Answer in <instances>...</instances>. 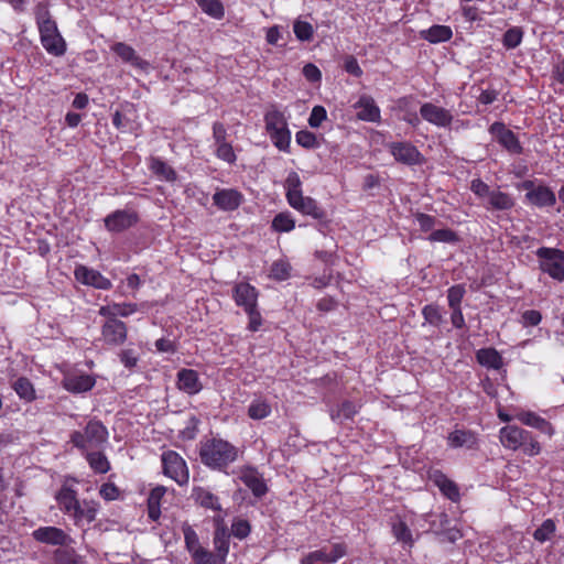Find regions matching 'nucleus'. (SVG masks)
<instances>
[{
	"label": "nucleus",
	"mask_w": 564,
	"mask_h": 564,
	"mask_svg": "<svg viewBox=\"0 0 564 564\" xmlns=\"http://www.w3.org/2000/svg\"><path fill=\"white\" fill-rule=\"evenodd\" d=\"M56 564H83L82 558L69 550H56L54 552Z\"/></svg>",
	"instance_id": "09e8293b"
},
{
	"label": "nucleus",
	"mask_w": 564,
	"mask_h": 564,
	"mask_svg": "<svg viewBox=\"0 0 564 564\" xmlns=\"http://www.w3.org/2000/svg\"><path fill=\"white\" fill-rule=\"evenodd\" d=\"M392 533L399 542L410 547L414 544L412 532L408 524L403 521H398L392 525Z\"/></svg>",
	"instance_id": "ea45409f"
},
{
	"label": "nucleus",
	"mask_w": 564,
	"mask_h": 564,
	"mask_svg": "<svg viewBox=\"0 0 564 564\" xmlns=\"http://www.w3.org/2000/svg\"><path fill=\"white\" fill-rule=\"evenodd\" d=\"M447 444L452 448L473 449L477 447L478 438L477 435L469 430L456 429L448 434Z\"/></svg>",
	"instance_id": "a878e982"
},
{
	"label": "nucleus",
	"mask_w": 564,
	"mask_h": 564,
	"mask_svg": "<svg viewBox=\"0 0 564 564\" xmlns=\"http://www.w3.org/2000/svg\"><path fill=\"white\" fill-rule=\"evenodd\" d=\"M514 419L527 426L536 429L540 432L547 434L549 436L554 434V427L552 424L532 411L519 410L514 414Z\"/></svg>",
	"instance_id": "b1692460"
},
{
	"label": "nucleus",
	"mask_w": 564,
	"mask_h": 564,
	"mask_svg": "<svg viewBox=\"0 0 564 564\" xmlns=\"http://www.w3.org/2000/svg\"><path fill=\"white\" fill-rule=\"evenodd\" d=\"M465 288L460 284L453 285L447 291V300L451 308L460 307L462 300L465 295Z\"/></svg>",
	"instance_id": "603ef678"
},
{
	"label": "nucleus",
	"mask_w": 564,
	"mask_h": 564,
	"mask_svg": "<svg viewBox=\"0 0 564 564\" xmlns=\"http://www.w3.org/2000/svg\"><path fill=\"white\" fill-rule=\"evenodd\" d=\"M536 257L542 272L558 282L564 281V251L541 247L536 250Z\"/></svg>",
	"instance_id": "0eeeda50"
},
{
	"label": "nucleus",
	"mask_w": 564,
	"mask_h": 564,
	"mask_svg": "<svg viewBox=\"0 0 564 564\" xmlns=\"http://www.w3.org/2000/svg\"><path fill=\"white\" fill-rule=\"evenodd\" d=\"M344 68L347 73L360 77L362 75V70L354 56H347L345 58Z\"/></svg>",
	"instance_id": "69168bd1"
},
{
	"label": "nucleus",
	"mask_w": 564,
	"mask_h": 564,
	"mask_svg": "<svg viewBox=\"0 0 564 564\" xmlns=\"http://www.w3.org/2000/svg\"><path fill=\"white\" fill-rule=\"evenodd\" d=\"M302 182L296 172H291L285 180L286 199L288 203L297 196L302 195Z\"/></svg>",
	"instance_id": "a19ab883"
},
{
	"label": "nucleus",
	"mask_w": 564,
	"mask_h": 564,
	"mask_svg": "<svg viewBox=\"0 0 564 564\" xmlns=\"http://www.w3.org/2000/svg\"><path fill=\"white\" fill-rule=\"evenodd\" d=\"M163 473L178 485L188 482L189 474L185 460L174 451H167L161 457Z\"/></svg>",
	"instance_id": "6e6552de"
},
{
	"label": "nucleus",
	"mask_w": 564,
	"mask_h": 564,
	"mask_svg": "<svg viewBox=\"0 0 564 564\" xmlns=\"http://www.w3.org/2000/svg\"><path fill=\"white\" fill-rule=\"evenodd\" d=\"M357 110V118L362 121L378 122L380 121V109L375 99L368 95H362L354 105Z\"/></svg>",
	"instance_id": "4be33fe9"
},
{
	"label": "nucleus",
	"mask_w": 564,
	"mask_h": 564,
	"mask_svg": "<svg viewBox=\"0 0 564 564\" xmlns=\"http://www.w3.org/2000/svg\"><path fill=\"white\" fill-rule=\"evenodd\" d=\"M434 481L442 491V494L446 496L448 499H451L452 501H457L459 499V489L457 485L451 479H448L445 475H435Z\"/></svg>",
	"instance_id": "2f4dec72"
},
{
	"label": "nucleus",
	"mask_w": 564,
	"mask_h": 564,
	"mask_svg": "<svg viewBox=\"0 0 564 564\" xmlns=\"http://www.w3.org/2000/svg\"><path fill=\"white\" fill-rule=\"evenodd\" d=\"M177 388L187 393L196 394L203 389L198 373L193 369H181L177 372Z\"/></svg>",
	"instance_id": "bb28decb"
},
{
	"label": "nucleus",
	"mask_w": 564,
	"mask_h": 564,
	"mask_svg": "<svg viewBox=\"0 0 564 564\" xmlns=\"http://www.w3.org/2000/svg\"><path fill=\"white\" fill-rule=\"evenodd\" d=\"M108 440V431L106 426L96 420L87 423L84 432L74 431L70 434V442L77 448L87 452L89 448H99Z\"/></svg>",
	"instance_id": "423d86ee"
},
{
	"label": "nucleus",
	"mask_w": 564,
	"mask_h": 564,
	"mask_svg": "<svg viewBox=\"0 0 564 564\" xmlns=\"http://www.w3.org/2000/svg\"><path fill=\"white\" fill-rule=\"evenodd\" d=\"M99 494L105 500L111 501L119 497V489L113 484H104Z\"/></svg>",
	"instance_id": "e2e57ef3"
},
{
	"label": "nucleus",
	"mask_w": 564,
	"mask_h": 564,
	"mask_svg": "<svg viewBox=\"0 0 564 564\" xmlns=\"http://www.w3.org/2000/svg\"><path fill=\"white\" fill-rule=\"evenodd\" d=\"M139 220L138 214L130 209H119L109 214L105 218V227L109 231L121 232L132 226Z\"/></svg>",
	"instance_id": "ddd939ff"
},
{
	"label": "nucleus",
	"mask_w": 564,
	"mask_h": 564,
	"mask_svg": "<svg viewBox=\"0 0 564 564\" xmlns=\"http://www.w3.org/2000/svg\"><path fill=\"white\" fill-rule=\"evenodd\" d=\"M303 75L308 82L312 83L319 82L322 78L321 70L314 64H306L303 67Z\"/></svg>",
	"instance_id": "338daca9"
},
{
	"label": "nucleus",
	"mask_w": 564,
	"mask_h": 564,
	"mask_svg": "<svg viewBox=\"0 0 564 564\" xmlns=\"http://www.w3.org/2000/svg\"><path fill=\"white\" fill-rule=\"evenodd\" d=\"M55 499L59 510L72 517L76 525L95 521L98 503L94 500H84L80 502L77 498L76 490L70 487L63 486L57 491Z\"/></svg>",
	"instance_id": "f257e3e1"
},
{
	"label": "nucleus",
	"mask_w": 564,
	"mask_h": 564,
	"mask_svg": "<svg viewBox=\"0 0 564 564\" xmlns=\"http://www.w3.org/2000/svg\"><path fill=\"white\" fill-rule=\"evenodd\" d=\"M231 533L240 540L247 538L250 533L249 522L243 519H236L231 524Z\"/></svg>",
	"instance_id": "6e6d98bb"
},
{
	"label": "nucleus",
	"mask_w": 564,
	"mask_h": 564,
	"mask_svg": "<svg viewBox=\"0 0 564 564\" xmlns=\"http://www.w3.org/2000/svg\"><path fill=\"white\" fill-rule=\"evenodd\" d=\"M327 118L326 109L323 106H315L312 109L311 116L308 118V124L312 128H318L323 121Z\"/></svg>",
	"instance_id": "13d9d810"
},
{
	"label": "nucleus",
	"mask_w": 564,
	"mask_h": 564,
	"mask_svg": "<svg viewBox=\"0 0 564 564\" xmlns=\"http://www.w3.org/2000/svg\"><path fill=\"white\" fill-rule=\"evenodd\" d=\"M347 546L345 543H334L329 547L307 553L301 558V564H332L345 556Z\"/></svg>",
	"instance_id": "1a4fd4ad"
},
{
	"label": "nucleus",
	"mask_w": 564,
	"mask_h": 564,
	"mask_svg": "<svg viewBox=\"0 0 564 564\" xmlns=\"http://www.w3.org/2000/svg\"><path fill=\"white\" fill-rule=\"evenodd\" d=\"M239 479L258 498L263 497L268 491V487L262 475L253 467H242L239 471Z\"/></svg>",
	"instance_id": "a211bd4d"
},
{
	"label": "nucleus",
	"mask_w": 564,
	"mask_h": 564,
	"mask_svg": "<svg viewBox=\"0 0 564 564\" xmlns=\"http://www.w3.org/2000/svg\"><path fill=\"white\" fill-rule=\"evenodd\" d=\"M295 36L300 41H310L313 37L314 29L311 23L306 21L296 20L293 24Z\"/></svg>",
	"instance_id": "a18cd8bd"
},
{
	"label": "nucleus",
	"mask_w": 564,
	"mask_h": 564,
	"mask_svg": "<svg viewBox=\"0 0 564 564\" xmlns=\"http://www.w3.org/2000/svg\"><path fill=\"white\" fill-rule=\"evenodd\" d=\"M111 51L116 53L123 63L130 64L134 68L144 70L149 67V63L142 59L132 46L123 42L112 44Z\"/></svg>",
	"instance_id": "393cba45"
},
{
	"label": "nucleus",
	"mask_w": 564,
	"mask_h": 564,
	"mask_svg": "<svg viewBox=\"0 0 564 564\" xmlns=\"http://www.w3.org/2000/svg\"><path fill=\"white\" fill-rule=\"evenodd\" d=\"M120 361L124 367L132 369L137 366L138 357L132 349H124L119 354Z\"/></svg>",
	"instance_id": "0e129e2a"
},
{
	"label": "nucleus",
	"mask_w": 564,
	"mask_h": 564,
	"mask_svg": "<svg viewBox=\"0 0 564 564\" xmlns=\"http://www.w3.org/2000/svg\"><path fill=\"white\" fill-rule=\"evenodd\" d=\"M358 412V406L351 401H344L337 408L330 410V417L335 422L352 419Z\"/></svg>",
	"instance_id": "473e14b6"
},
{
	"label": "nucleus",
	"mask_w": 564,
	"mask_h": 564,
	"mask_svg": "<svg viewBox=\"0 0 564 564\" xmlns=\"http://www.w3.org/2000/svg\"><path fill=\"white\" fill-rule=\"evenodd\" d=\"M489 133L510 154H521L523 152L518 137L503 122H494L489 127Z\"/></svg>",
	"instance_id": "9b49d317"
},
{
	"label": "nucleus",
	"mask_w": 564,
	"mask_h": 564,
	"mask_svg": "<svg viewBox=\"0 0 564 564\" xmlns=\"http://www.w3.org/2000/svg\"><path fill=\"white\" fill-rule=\"evenodd\" d=\"M388 148L398 162L406 165H415L422 162V154L410 142H392Z\"/></svg>",
	"instance_id": "dca6fc26"
},
{
	"label": "nucleus",
	"mask_w": 564,
	"mask_h": 564,
	"mask_svg": "<svg viewBox=\"0 0 564 564\" xmlns=\"http://www.w3.org/2000/svg\"><path fill=\"white\" fill-rule=\"evenodd\" d=\"M193 499L197 505L205 509L213 511H221L219 498L203 487H195L192 494Z\"/></svg>",
	"instance_id": "cd10ccee"
},
{
	"label": "nucleus",
	"mask_w": 564,
	"mask_h": 564,
	"mask_svg": "<svg viewBox=\"0 0 564 564\" xmlns=\"http://www.w3.org/2000/svg\"><path fill=\"white\" fill-rule=\"evenodd\" d=\"M429 240L433 242H446V243H454L458 241V236L455 231L445 228V229H437L434 230L430 236Z\"/></svg>",
	"instance_id": "49530a36"
},
{
	"label": "nucleus",
	"mask_w": 564,
	"mask_h": 564,
	"mask_svg": "<svg viewBox=\"0 0 564 564\" xmlns=\"http://www.w3.org/2000/svg\"><path fill=\"white\" fill-rule=\"evenodd\" d=\"M214 545L217 551V557L224 563L229 552V536L225 528H217L214 534Z\"/></svg>",
	"instance_id": "72a5a7b5"
},
{
	"label": "nucleus",
	"mask_w": 564,
	"mask_h": 564,
	"mask_svg": "<svg viewBox=\"0 0 564 564\" xmlns=\"http://www.w3.org/2000/svg\"><path fill=\"white\" fill-rule=\"evenodd\" d=\"M86 459L95 473L106 474L110 469V463L101 452H87Z\"/></svg>",
	"instance_id": "c9c22d12"
},
{
	"label": "nucleus",
	"mask_w": 564,
	"mask_h": 564,
	"mask_svg": "<svg viewBox=\"0 0 564 564\" xmlns=\"http://www.w3.org/2000/svg\"><path fill=\"white\" fill-rule=\"evenodd\" d=\"M290 206L302 213L303 215L311 216L314 219L323 220L326 218L325 209L310 196L303 194L289 202Z\"/></svg>",
	"instance_id": "6ab92c4d"
},
{
	"label": "nucleus",
	"mask_w": 564,
	"mask_h": 564,
	"mask_svg": "<svg viewBox=\"0 0 564 564\" xmlns=\"http://www.w3.org/2000/svg\"><path fill=\"white\" fill-rule=\"evenodd\" d=\"M116 316L128 317L139 311L135 303H115Z\"/></svg>",
	"instance_id": "052dcab7"
},
{
	"label": "nucleus",
	"mask_w": 564,
	"mask_h": 564,
	"mask_svg": "<svg viewBox=\"0 0 564 564\" xmlns=\"http://www.w3.org/2000/svg\"><path fill=\"white\" fill-rule=\"evenodd\" d=\"M258 290L248 282H238L232 289V299L236 305L245 310L258 306Z\"/></svg>",
	"instance_id": "f3484780"
},
{
	"label": "nucleus",
	"mask_w": 564,
	"mask_h": 564,
	"mask_svg": "<svg viewBox=\"0 0 564 564\" xmlns=\"http://www.w3.org/2000/svg\"><path fill=\"white\" fill-rule=\"evenodd\" d=\"M541 313L535 310H529L522 314V321L525 326H535L541 322Z\"/></svg>",
	"instance_id": "774afa93"
},
{
	"label": "nucleus",
	"mask_w": 564,
	"mask_h": 564,
	"mask_svg": "<svg viewBox=\"0 0 564 564\" xmlns=\"http://www.w3.org/2000/svg\"><path fill=\"white\" fill-rule=\"evenodd\" d=\"M487 199L489 208L497 210H509L514 206L513 198L500 191H492Z\"/></svg>",
	"instance_id": "7c9ffc66"
},
{
	"label": "nucleus",
	"mask_w": 564,
	"mask_h": 564,
	"mask_svg": "<svg viewBox=\"0 0 564 564\" xmlns=\"http://www.w3.org/2000/svg\"><path fill=\"white\" fill-rule=\"evenodd\" d=\"M32 536L35 541L50 545H65L70 540L62 529L56 527H41L32 532Z\"/></svg>",
	"instance_id": "aec40b11"
},
{
	"label": "nucleus",
	"mask_w": 564,
	"mask_h": 564,
	"mask_svg": "<svg viewBox=\"0 0 564 564\" xmlns=\"http://www.w3.org/2000/svg\"><path fill=\"white\" fill-rule=\"evenodd\" d=\"M11 387L21 399H23L28 402H31L35 399L34 387L28 378L20 377L18 379H15L11 383Z\"/></svg>",
	"instance_id": "f704fd0d"
},
{
	"label": "nucleus",
	"mask_w": 564,
	"mask_h": 564,
	"mask_svg": "<svg viewBox=\"0 0 564 564\" xmlns=\"http://www.w3.org/2000/svg\"><path fill=\"white\" fill-rule=\"evenodd\" d=\"M238 448L223 438H210L200 444L199 456L204 465L224 470L238 457Z\"/></svg>",
	"instance_id": "f03ea898"
},
{
	"label": "nucleus",
	"mask_w": 564,
	"mask_h": 564,
	"mask_svg": "<svg viewBox=\"0 0 564 564\" xmlns=\"http://www.w3.org/2000/svg\"><path fill=\"white\" fill-rule=\"evenodd\" d=\"M245 312L249 317L248 329L251 332L259 330L260 326L262 325V316L258 310V306L247 308Z\"/></svg>",
	"instance_id": "4d7b16f0"
},
{
	"label": "nucleus",
	"mask_w": 564,
	"mask_h": 564,
	"mask_svg": "<svg viewBox=\"0 0 564 564\" xmlns=\"http://www.w3.org/2000/svg\"><path fill=\"white\" fill-rule=\"evenodd\" d=\"M522 188L527 191L525 198L529 203L538 207H551L556 203V196L554 192L545 186H535L532 181H525L522 183Z\"/></svg>",
	"instance_id": "f8f14e48"
},
{
	"label": "nucleus",
	"mask_w": 564,
	"mask_h": 564,
	"mask_svg": "<svg viewBox=\"0 0 564 564\" xmlns=\"http://www.w3.org/2000/svg\"><path fill=\"white\" fill-rule=\"evenodd\" d=\"M296 143L305 149H317L321 143L315 133L301 130L295 134Z\"/></svg>",
	"instance_id": "c03bdc74"
},
{
	"label": "nucleus",
	"mask_w": 564,
	"mask_h": 564,
	"mask_svg": "<svg viewBox=\"0 0 564 564\" xmlns=\"http://www.w3.org/2000/svg\"><path fill=\"white\" fill-rule=\"evenodd\" d=\"M150 167L154 174L164 181L173 182L176 180V173L172 166L160 159H152Z\"/></svg>",
	"instance_id": "e433bc0d"
},
{
	"label": "nucleus",
	"mask_w": 564,
	"mask_h": 564,
	"mask_svg": "<svg viewBox=\"0 0 564 564\" xmlns=\"http://www.w3.org/2000/svg\"><path fill=\"white\" fill-rule=\"evenodd\" d=\"M420 116L423 120L437 128H451L454 121V116L449 109L433 102L422 104Z\"/></svg>",
	"instance_id": "9d476101"
},
{
	"label": "nucleus",
	"mask_w": 564,
	"mask_h": 564,
	"mask_svg": "<svg viewBox=\"0 0 564 564\" xmlns=\"http://www.w3.org/2000/svg\"><path fill=\"white\" fill-rule=\"evenodd\" d=\"M422 313H423L425 321L432 325H438L442 321V315L440 313V310L435 305H426L423 308Z\"/></svg>",
	"instance_id": "bf43d9fd"
},
{
	"label": "nucleus",
	"mask_w": 564,
	"mask_h": 564,
	"mask_svg": "<svg viewBox=\"0 0 564 564\" xmlns=\"http://www.w3.org/2000/svg\"><path fill=\"white\" fill-rule=\"evenodd\" d=\"M420 36L431 43H441L449 41L453 36V31L447 25L436 24L430 29L422 30Z\"/></svg>",
	"instance_id": "c85d7f7f"
},
{
	"label": "nucleus",
	"mask_w": 564,
	"mask_h": 564,
	"mask_svg": "<svg viewBox=\"0 0 564 564\" xmlns=\"http://www.w3.org/2000/svg\"><path fill=\"white\" fill-rule=\"evenodd\" d=\"M243 200L240 192L234 188H223L213 195L214 204L221 210H235Z\"/></svg>",
	"instance_id": "412c9836"
},
{
	"label": "nucleus",
	"mask_w": 564,
	"mask_h": 564,
	"mask_svg": "<svg viewBox=\"0 0 564 564\" xmlns=\"http://www.w3.org/2000/svg\"><path fill=\"white\" fill-rule=\"evenodd\" d=\"M202 10L215 19L224 17V7L220 0H196Z\"/></svg>",
	"instance_id": "79ce46f5"
},
{
	"label": "nucleus",
	"mask_w": 564,
	"mask_h": 564,
	"mask_svg": "<svg viewBox=\"0 0 564 564\" xmlns=\"http://www.w3.org/2000/svg\"><path fill=\"white\" fill-rule=\"evenodd\" d=\"M477 361L485 367L500 369L503 365L502 357L494 348H482L476 354Z\"/></svg>",
	"instance_id": "c756f323"
},
{
	"label": "nucleus",
	"mask_w": 564,
	"mask_h": 564,
	"mask_svg": "<svg viewBox=\"0 0 564 564\" xmlns=\"http://www.w3.org/2000/svg\"><path fill=\"white\" fill-rule=\"evenodd\" d=\"M265 132L272 143L280 151L290 152L291 131L288 127V120L282 111L274 105L270 106L264 113Z\"/></svg>",
	"instance_id": "39448f33"
},
{
	"label": "nucleus",
	"mask_w": 564,
	"mask_h": 564,
	"mask_svg": "<svg viewBox=\"0 0 564 564\" xmlns=\"http://www.w3.org/2000/svg\"><path fill=\"white\" fill-rule=\"evenodd\" d=\"M291 265L285 261H275L270 269V276L283 281L290 276Z\"/></svg>",
	"instance_id": "3c124183"
},
{
	"label": "nucleus",
	"mask_w": 564,
	"mask_h": 564,
	"mask_svg": "<svg viewBox=\"0 0 564 564\" xmlns=\"http://www.w3.org/2000/svg\"><path fill=\"white\" fill-rule=\"evenodd\" d=\"M74 275L78 282L85 285L94 286L99 290H110L112 288V283L108 278L82 264L75 268Z\"/></svg>",
	"instance_id": "2eb2a0df"
},
{
	"label": "nucleus",
	"mask_w": 564,
	"mask_h": 564,
	"mask_svg": "<svg viewBox=\"0 0 564 564\" xmlns=\"http://www.w3.org/2000/svg\"><path fill=\"white\" fill-rule=\"evenodd\" d=\"M191 556L194 564H217L216 555L205 547L194 550Z\"/></svg>",
	"instance_id": "5fc2aeb1"
},
{
	"label": "nucleus",
	"mask_w": 564,
	"mask_h": 564,
	"mask_svg": "<svg viewBox=\"0 0 564 564\" xmlns=\"http://www.w3.org/2000/svg\"><path fill=\"white\" fill-rule=\"evenodd\" d=\"M271 413V406L262 399L253 400L248 408V415L252 420H262L269 416Z\"/></svg>",
	"instance_id": "58836bf2"
},
{
	"label": "nucleus",
	"mask_w": 564,
	"mask_h": 564,
	"mask_svg": "<svg viewBox=\"0 0 564 564\" xmlns=\"http://www.w3.org/2000/svg\"><path fill=\"white\" fill-rule=\"evenodd\" d=\"M523 32L520 28H511L503 35V45L507 48H516L522 41Z\"/></svg>",
	"instance_id": "864d4df0"
},
{
	"label": "nucleus",
	"mask_w": 564,
	"mask_h": 564,
	"mask_svg": "<svg viewBox=\"0 0 564 564\" xmlns=\"http://www.w3.org/2000/svg\"><path fill=\"white\" fill-rule=\"evenodd\" d=\"M295 228V220L290 213H279L272 220V229L278 232H290Z\"/></svg>",
	"instance_id": "4c0bfd02"
},
{
	"label": "nucleus",
	"mask_w": 564,
	"mask_h": 564,
	"mask_svg": "<svg viewBox=\"0 0 564 564\" xmlns=\"http://www.w3.org/2000/svg\"><path fill=\"white\" fill-rule=\"evenodd\" d=\"M499 438L503 447L511 451L521 449L528 456H536L541 452V445L532 433L518 425L500 429Z\"/></svg>",
	"instance_id": "20e7f679"
},
{
	"label": "nucleus",
	"mask_w": 564,
	"mask_h": 564,
	"mask_svg": "<svg viewBox=\"0 0 564 564\" xmlns=\"http://www.w3.org/2000/svg\"><path fill=\"white\" fill-rule=\"evenodd\" d=\"M62 384L69 392L83 393L93 389L95 379L86 373H67Z\"/></svg>",
	"instance_id": "5701e85b"
},
{
	"label": "nucleus",
	"mask_w": 564,
	"mask_h": 564,
	"mask_svg": "<svg viewBox=\"0 0 564 564\" xmlns=\"http://www.w3.org/2000/svg\"><path fill=\"white\" fill-rule=\"evenodd\" d=\"M184 542L186 550L192 554L194 550H199L203 546L199 544L198 535L189 525L183 527Z\"/></svg>",
	"instance_id": "de8ad7c7"
},
{
	"label": "nucleus",
	"mask_w": 564,
	"mask_h": 564,
	"mask_svg": "<svg viewBox=\"0 0 564 564\" xmlns=\"http://www.w3.org/2000/svg\"><path fill=\"white\" fill-rule=\"evenodd\" d=\"M215 154L218 159H220L229 164H234L237 160L235 151H234L231 144L228 142L215 145Z\"/></svg>",
	"instance_id": "8fccbe9b"
},
{
	"label": "nucleus",
	"mask_w": 564,
	"mask_h": 564,
	"mask_svg": "<svg viewBox=\"0 0 564 564\" xmlns=\"http://www.w3.org/2000/svg\"><path fill=\"white\" fill-rule=\"evenodd\" d=\"M470 189L473 191V193L475 195H477L478 197H481V198H484V197L488 198L490 193L492 192V191H490V187L479 178L471 181Z\"/></svg>",
	"instance_id": "680f3d73"
},
{
	"label": "nucleus",
	"mask_w": 564,
	"mask_h": 564,
	"mask_svg": "<svg viewBox=\"0 0 564 564\" xmlns=\"http://www.w3.org/2000/svg\"><path fill=\"white\" fill-rule=\"evenodd\" d=\"M127 335V325L120 319L106 321L101 326V339L107 346H121Z\"/></svg>",
	"instance_id": "4468645a"
},
{
	"label": "nucleus",
	"mask_w": 564,
	"mask_h": 564,
	"mask_svg": "<svg viewBox=\"0 0 564 564\" xmlns=\"http://www.w3.org/2000/svg\"><path fill=\"white\" fill-rule=\"evenodd\" d=\"M35 18L41 43L46 52L54 56L64 55L66 52V43L59 34L56 22L52 19L45 4L39 3L36 6Z\"/></svg>",
	"instance_id": "7ed1b4c3"
},
{
	"label": "nucleus",
	"mask_w": 564,
	"mask_h": 564,
	"mask_svg": "<svg viewBox=\"0 0 564 564\" xmlns=\"http://www.w3.org/2000/svg\"><path fill=\"white\" fill-rule=\"evenodd\" d=\"M556 530L555 522L552 519H546L533 533V538L543 543L550 540Z\"/></svg>",
	"instance_id": "37998d69"
}]
</instances>
